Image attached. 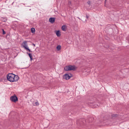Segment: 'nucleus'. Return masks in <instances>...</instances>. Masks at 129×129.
Instances as JSON below:
<instances>
[{"label": "nucleus", "mask_w": 129, "mask_h": 129, "mask_svg": "<svg viewBox=\"0 0 129 129\" xmlns=\"http://www.w3.org/2000/svg\"><path fill=\"white\" fill-rule=\"evenodd\" d=\"M61 46L60 45H58L56 47V49L58 51L61 48Z\"/></svg>", "instance_id": "9b49d317"}, {"label": "nucleus", "mask_w": 129, "mask_h": 129, "mask_svg": "<svg viewBox=\"0 0 129 129\" xmlns=\"http://www.w3.org/2000/svg\"><path fill=\"white\" fill-rule=\"evenodd\" d=\"M14 76L15 75L12 73H9L7 75V80L11 82H14Z\"/></svg>", "instance_id": "f03ea898"}, {"label": "nucleus", "mask_w": 129, "mask_h": 129, "mask_svg": "<svg viewBox=\"0 0 129 129\" xmlns=\"http://www.w3.org/2000/svg\"><path fill=\"white\" fill-rule=\"evenodd\" d=\"M22 45L25 49L26 48L28 47L27 45V41H24L22 43Z\"/></svg>", "instance_id": "20e7f679"}, {"label": "nucleus", "mask_w": 129, "mask_h": 129, "mask_svg": "<svg viewBox=\"0 0 129 129\" xmlns=\"http://www.w3.org/2000/svg\"><path fill=\"white\" fill-rule=\"evenodd\" d=\"M2 31H3V35L5 34L6 33V32L4 30V29H3Z\"/></svg>", "instance_id": "aec40b11"}, {"label": "nucleus", "mask_w": 129, "mask_h": 129, "mask_svg": "<svg viewBox=\"0 0 129 129\" xmlns=\"http://www.w3.org/2000/svg\"><path fill=\"white\" fill-rule=\"evenodd\" d=\"M56 34L58 37L60 36L61 35L60 32L59 30H57L56 32Z\"/></svg>", "instance_id": "6e6552de"}, {"label": "nucleus", "mask_w": 129, "mask_h": 129, "mask_svg": "<svg viewBox=\"0 0 129 129\" xmlns=\"http://www.w3.org/2000/svg\"><path fill=\"white\" fill-rule=\"evenodd\" d=\"M88 104L90 106H92L94 105V103L93 102H89Z\"/></svg>", "instance_id": "4468645a"}, {"label": "nucleus", "mask_w": 129, "mask_h": 129, "mask_svg": "<svg viewBox=\"0 0 129 129\" xmlns=\"http://www.w3.org/2000/svg\"><path fill=\"white\" fill-rule=\"evenodd\" d=\"M61 29L63 31H66V26L65 25H63L61 27Z\"/></svg>", "instance_id": "1a4fd4ad"}, {"label": "nucleus", "mask_w": 129, "mask_h": 129, "mask_svg": "<svg viewBox=\"0 0 129 129\" xmlns=\"http://www.w3.org/2000/svg\"><path fill=\"white\" fill-rule=\"evenodd\" d=\"M63 78L64 79L67 80L69 79L70 78L68 74H66L63 75Z\"/></svg>", "instance_id": "39448f33"}, {"label": "nucleus", "mask_w": 129, "mask_h": 129, "mask_svg": "<svg viewBox=\"0 0 129 129\" xmlns=\"http://www.w3.org/2000/svg\"><path fill=\"white\" fill-rule=\"evenodd\" d=\"M106 0H105V3H106Z\"/></svg>", "instance_id": "bb28decb"}, {"label": "nucleus", "mask_w": 129, "mask_h": 129, "mask_svg": "<svg viewBox=\"0 0 129 129\" xmlns=\"http://www.w3.org/2000/svg\"><path fill=\"white\" fill-rule=\"evenodd\" d=\"M79 124H82V123L81 122H80Z\"/></svg>", "instance_id": "393cba45"}, {"label": "nucleus", "mask_w": 129, "mask_h": 129, "mask_svg": "<svg viewBox=\"0 0 129 129\" xmlns=\"http://www.w3.org/2000/svg\"><path fill=\"white\" fill-rule=\"evenodd\" d=\"M78 122H79V121L77 122V123H78Z\"/></svg>", "instance_id": "cd10ccee"}, {"label": "nucleus", "mask_w": 129, "mask_h": 129, "mask_svg": "<svg viewBox=\"0 0 129 129\" xmlns=\"http://www.w3.org/2000/svg\"><path fill=\"white\" fill-rule=\"evenodd\" d=\"M128 43H129V38L128 39Z\"/></svg>", "instance_id": "a878e982"}, {"label": "nucleus", "mask_w": 129, "mask_h": 129, "mask_svg": "<svg viewBox=\"0 0 129 129\" xmlns=\"http://www.w3.org/2000/svg\"><path fill=\"white\" fill-rule=\"evenodd\" d=\"M19 77L15 75V76H14V82L17 81L19 79Z\"/></svg>", "instance_id": "0eeeda50"}, {"label": "nucleus", "mask_w": 129, "mask_h": 129, "mask_svg": "<svg viewBox=\"0 0 129 129\" xmlns=\"http://www.w3.org/2000/svg\"><path fill=\"white\" fill-rule=\"evenodd\" d=\"M68 5L69 7H70V6H71V3L70 1H69L68 2Z\"/></svg>", "instance_id": "6ab92c4d"}, {"label": "nucleus", "mask_w": 129, "mask_h": 129, "mask_svg": "<svg viewBox=\"0 0 129 129\" xmlns=\"http://www.w3.org/2000/svg\"><path fill=\"white\" fill-rule=\"evenodd\" d=\"M5 20H3V21L4 22H6V20H5Z\"/></svg>", "instance_id": "5701e85b"}, {"label": "nucleus", "mask_w": 129, "mask_h": 129, "mask_svg": "<svg viewBox=\"0 0 129 129\" xmlns=\"http://www.w3.org/2000/svg\"><path fill=\"white\" fill-rule=\"evenodd\" d=\"M27 54H28V55L30 58V60L31 61L33 59L32 56L31 54L30 53H28L27 52Z\"/></svg>", "instance_id": "9d476101"}, {"label": "nucleus", "mask_w": 129, "mask_h": 129, "mask_svg": "<svg viewBox=\"0 0 129 129\" xmlns=\"http://www.w3.org/2000/svg\"><path fill=\"white\" fill-rule=\"evenodd\" d=\"M77 67L75 66H72L70 65L68 66H66L64 68V70L66 71H74L76 69Z\"/></svg>", "instance_id": "f257e3e1"}, {"label": "nucleus", "mask_w": 129, "mask_h": 129, "mask_svg": "<svg viewBox=\"0 0 129 129\" xmlns=\"http://www.w3.org/2000/svg\"><path fill=\"white\" fill-rule=\"evenodd\" d=\"M80 121V120H79V121Z\"/></svg>", "instance_id": "c85d7f7f"}, {"label": "nucleus", "mask_w": 129, "mask_h": 129, "mask_svg": "<svg viewBox=\"0 0 129 129\" xmlns=\"http://www.w3.org/2000/svg\"><path fill=\"white\" fill-rule=\"evenodd\" d=\"M25 49L27 51H28L29 52H32V51H31L29 49L28 47L27 48H26V49Z\"/></svg>", "instance_id": "dca6fc26"}, {"label": "nucleus", "mask_w": 129, "mask_h": 129, "mask_svg": "<svg viewBox=\"0 0 129 129\" xmlns=\"http://www.w3.org/2000/svg\"><path fill=\"white\" fill-rule=\"evenodd\" d=\"M118 116V115L116 114H113L112 115V117H117Z\"/></svg>", "instance_id": "2eb2a0df"}, {"label": "nucleus", "mask_w": 129, "mask_h": 129, "mask_svg": "<svg viewBox=\"0 0 129 129\" xmlns=\"http://www.w3.org/2000/svg\"><path fill=\"white\" fill-rule=\"evenodd\" d=\"M89 17V16H88L87 15H86V18H87V19H88V18Z\"/></svg>", "instance_id": "4be33fe9"}, {"label": "nucleus", "mask_w": 129, "mask_h": 129, "mask_svg": "<svg viewBox=\"0 0 129 129\" xmlns=\"http://www.w3.org/2000/svg\"><path fill=\"white\" fill-rule=\"evenodd\" d=\"M68 74L69 75V76L70 78L73 76V75L69 73Z\"/></svg>", "instance_id": "f3484780"}, {"label": "nucleus", "mask_w": 129, "mask_h": 129, "mask_svg": "<svg viewBox=\"0 0 129 129\" xmlns=\"http://www.w3.org/2000/svg\"><path fill=\"white\" fill-rule=\"evenodd\" d=\"M87 3L89 5H91V2H90V1H88L87 2Z\"/></svg>", "instance_id": "a211bd4d"}, {"label": "nucleus", "mask_w": 129, "mask_h": 129, "mask_svg": "<svg viewBox=\"0 0 129 129\" xmlns=\"http://www.w3.org/2000/svg\"><path fill=\"white\" fill-rule=\"evenodd\" d=\"M35 104L37 106L39 105V103L38 102H36L35 103Z\"/></svg>", "instance_id": "412c9836"}, {"label": "nucleus", "mask_w": 129, "mask_h": 129, "mask_svg": "<svg viewBox=\"0 0 129 129\" xmlns=\"http://www.w3.org/2000/svg\"><path fill=\"white\" fill-rule=\"evenodd\" d=\"M93 119V118L91 117V118H89L88 119V122H92V120Z\"/></svg>", "instance_id": "ddd939ff"}, {"label": "nucleus", "mask_w": 129, "mask_h": 129, "mask_svg": "<svg viewBox=\"0 0 129 129\" xmlns=\"http://www.w3.org/2000/svg\"><path fill=\"white\" fill-rule=\"evenodd\" d=\"M10 100L12 102H15L18 101V99L16 95L14 94L13 96L11 97Z\"/></svg>", "instance_id": "7ed1b4c3"}, {"label": "nucleus", "mask_w": 129, "mask_h": 129, "mask_svg": "<svg viewBox=\"0 0 129 129\" xmlns=\"http://www.w3.org/2000/svg\"><path fill=\"white\" fill-rule=\"evenodd\" d=\"M55 18H54L51 17L49 19V21L52 23H53L55 21Z\"/></svg>", "instance_id": "423d86ee"}, {"label": "nucleus", "mask_w": 129, "mask_h": 129, "mask_svg": "<svg viewBox=\"0 0 129 129\" xmlns=\"http://www.w3.org/2000/svg\"><path fill=\"white\" fill-rule=\"evenodd\" d=\"M33 45H34V47H35V44H34V43H33Z\"/></svg>", "instance_id": "b1692460"}, {"label": "nucleus", "mask_w": 129, "mask_h": 129, "mask_svg": "<svg viewBox=\"0 0 129 129\" xmlns=\"http://www.w3.org/2000/svg\"><path fill=\"white\" fill-rule=\"evenodd\" d=\"M31 31L32 33H34L35 32V29L34 28H31Z\"/></svg>", "instance_id": "f8f14e48"}]
</instances>
